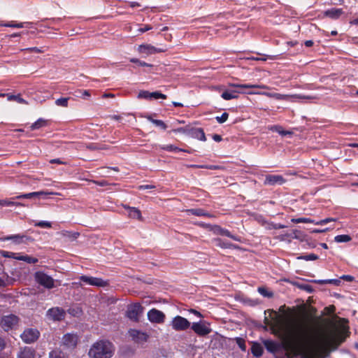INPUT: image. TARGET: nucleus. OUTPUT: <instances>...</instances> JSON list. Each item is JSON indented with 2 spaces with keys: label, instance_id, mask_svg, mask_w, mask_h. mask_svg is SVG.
<instances>
[{
  "label": "nucleus",
  "instance_id": "obj_1",
  "mask_svg": "<svg viewBox=\"0 0 358 358\" xmlns=\"http://www.w3.org/2000/svg\"><path fill=\"white\" fill-rule=\"evenodd\" d=\"M321 317L306 315L303 321L294 326H285L282 329V341L285 349L294 355H300L316 348L324 342L336 349L349 336L348 327L343 322L334 324L331 331L322 327Z\"/></svg>",
  "mask_w": 358,
  "mask_h": 358
},
{
  "label": "nucleus",
  "instance_id": "obj_2",
  "mask_svg": "<svg viewBox=\"0 0 358 358\" xmlns=\"http://www.w3.org/2000/svg\"><path fill=\"white\" fill-rule=\"evenodd\" d=\"M114 351L115 348L112 343L101 340L91 346L88 355L90 358H111Z\"/></svg>",
  "mask_w": 358,
  "mask_h": 358
},
{
  "label": "nucleus",
  "instance_id": "obj_3",
  "mask_svg": "<svg viewBox=\"0 0 358 358\" xmlns=\"http://www.w3.org/2000/svg\"><path fill=\"white\" fill-rule=\"evenodd\" d=\"M230 86L238 88L239 90H226L223 92L221 94V97L224 100H231L233 99L238 98V94L243 92L241 91L243 89H252V88H261V89H266L267 87L265 85H249V84H231Z\"/></svg>",
  "mask_w": 358,
  "mask_h": 358
},
{
  "label": "nucleus",
  "instance_id": "obj_4",
  "mask_svg": "<svg viewBox=\"0 0 358 358\" xmlns=\"http://www.w3.org/2000/svg\"><path fill=\"white\" fill-rule=\"evenodd\" d=\"M19 317L13 314L3 315L0 320V326L5 331L15 329L19 323Z\"/></svg>",
  "mask_w": 358,
  "mask_h": 358
},
{
  "label": "nucleus",
  "instance_id": "obj_5",
  "mask_svg": "<svg viewBox=\"0 0 358 358\" xmlns=\"http://www.w3.org/2000/svg\"><path fill=\"white\" fill-rule=\"evenodd\" d=\"M190 327L194 332L200 337H205L212 331L210 324L205 321L193 322Z\"/></svg>",
  "mask_w": 358,
  "mask_h": 358
},
{
  "label": "nucleus",
  "instance_id": "obj_6",
  "mask_svg": "<svg viewBox=\"0 0 358 358\" xmlns=\"http://www.w3.org/2000/svg\"><path fill=\"white\" fill-rule=\"evenodd\" d=\"M35 280L41 286L48 289L55 287L54 279L43 271H37L34 275Z\"/></svg>",
  "mask_w": 358,
  "mask_h": 358
},
{
  "label": "nucleus",
  "instance_id": "obj_7",
  "mask_svg": "<svg viewBox=\"0 0 358 358\" xmlns=\"http://www.w3.org/2000/svg\"><path fill=\"white\" fill-rule=\"evenodd\" d=\"M143 311V307L140 303H136L128 306L126 315L131 320L138 322Z\"/></svg>",
  "mask_w": 358,
  "mask_h": 358
},
{
  "label": "nucleus",
  "instance_id": "obj_8",
  "mask_svg": "<svg viewBox=\"0 0 358 358\" xmlns=\"http://www.w3.org/2000/svg\"><path fill=\"white\" fill-rule=\"evenodd\" d=\"M191 323L185 317L177 315L171 321L173 329L177 331H185L190 327Z\"/></svg>",
  "mask_w": 358,
  "mask_h": 358
},
{
  "label": "nucleus",
  "instance_id": "obj_9",
  "mask_svg": "<svg viewBox=\"0 0 358 358\" xmlns=\"http://www.w3.org/2000/svg\"><path fill=\"white\" fill-rule=\"evenodd\" d=\"M0 240L3 241H12L16 245H20L22 243H28L29 242L34 241V238L32 237L29 236L26 234L10 235L1 238Z\"/></svg>",
  "mask_w": 358,
  "mask_h": 358
},
{
  "label": "nucleus",
  "instance_id": "obj_10",
  "mask_svg": "<svg viewBox=\"0 0 358 358\" xmlns=\"http://www.w3.org/2000/svg\"><path fill=\"white\" fill-rule=\"evenodd\" d=\"M80 280L86 283L87 285H90L92 286H95L98 287H104L109 285L108 280H104L100 278L87 276V275H81L80 277Z\"/></svg>",
  "mask_w": 358,
  "mask_h": 358
},
{
  "label": "nucleus",
  "instance_id": "obj_11",
  "mask_svg": "<svg viewBox=\"0 0 358 358\" xmlns=\"http://www.w3.org/2000/svg\"><path fill=\"white\" fill-rule=\"evenodd\" d=\"M208 227H210V231L216 235L227 236L236 241L241 242V237L233 235L228 229L222 228L219 225L208 224Z\"/></svg>",
  "mask_w": 358,
  "mask_h": 358
},
{
  "label": "nucleus",
  "instance_id": "obj_12",
  "mask_svg": "<svg viewBox=\"0 0 358 358\" xmlns=\"http://www.w3.org/2000/svg\"><path fill=\"white\" fill-rule=\"evenodd\" d=\"M46 315L48 319L53 321H61L64 319L66 312L62 308L54 307L47 311Z\"/></svg>",
  "mask_w": 358,
  "mask_h": 358
},
{
  "label": "nucleus",
  "instance_id": "obj_13",
  "mask_svg": "<svg viewBox=\"0 0 358 358\" xmlns=\"http://www.w3.org/2000/svg\"><path fill=\"white\" fill-rule=\"evenodd\" d=\"M148 318L152 323L162 324L164 322L166 316L163 312L156 308H152L148 311Z\"/></svg>",
  "mask_w": 358,
  "mask_h": 358
},
{
  "label": "nucleus",
  "instance_id": "obj_14",
  "mask_svg": "<svg viewBox=\"0 0 358 358\" xmlns=\"http://www.w3.org/2000/svg\"><path fill=\"white\" fill-rule=\"evenodd\" d=\"M129 334L131 337L132 340L138 344H143L148 341L149 335L143 331L137 329H130Z\"/></svg>",
  "mask_w": 358,
  "mask_h": 358
},
{
  "label": "nucleus",
  "instance_id": "obj_15",
  "mask_svg": "<svg viewBox=\"0 0 358 358\" xmlns=\"http://www.w3.org/2000/svg\"><path fill=\"white\" fill-rule=\"evenodd\" d=\"M178 131L187 132V134L192 138H197L202 141H206V138L203 129L201 128H190L183 129L180 128L178 129Z\"/></svg>",
  "mask_w": 358,
  "mask_h": 358
},
{
  "label": "nucleus",
  "instance_id": "obj_16",
  "mask_svg": "<svg viewBox=\"0 0 358 358\" xmlns=\"http://www.w3.org/2000/svg\"><path fill=\"white\" fill-rule=\"evenodd\" d=\"M78 336L74 334H66L63 336L62 343L66 348L74 349L78 344Z\"/></svg>",
  "mask_w": 358,
  "mask_h": 358
},
{
  "label": "nucleus",
  "instance_id": "obj_17",
  "mask_svg": "<svg viewBox=\"0 0 358 358\" xmlns=\"http://www.w3.org/2000/svg\"><path fill=\"white\" fill-rule=\"evenodd\" d=\"M40 333L37 329H28L24 331L21 338L26 343H31L36 341L39 337Z\"/></svg>",
  "mask_w": 358,
  "mask_h": 358
},
{
  "label": "nucleus",
  "instance_id": "obj_18",
  "mask_svg": "<svg viewBox=\"0 0 358 358\" xmlns=\"http://www.w3.org/2000/svg\"><path fill=\"white\" fill-rule=\"evenodd\" d=\"M166 94H164L159 92H150L148 91H146V90H141L139 92L138 96H137V98L138 99H166Z\"/></svg>",
  "mask_w": 358,
  "mask_h": 358
},
{
  "label": "nucleus",
  "instance_id": "obj_19",
  "mask_svg": "<svg viewBox=\"0 0 358 358\" xmlns=\"http://www.w3.org/2000/svg\"><path fill=\"white\" fill-rule=\"evenodd\" d=\"M138 50L142 54L152 55L164 52L166 51V48H157L150 44H142L138 46Z\"/></svg>",
  "mask_w": 358,
  "mask_h": 358
},
{
  "label": "nucleus",
  "instance_id": "obj_20",
  "mask_svg": "<svg viewBox=\"0 0 358 358\" xmlns=\"http://www.w3.org/2000/svg\"><path fill=\"white\" fill-rule=\"evenodd\" d=\"M285 182L286 180L280 175H266L264 185L273 186L275 185H282Z\"/></svg>",
  "mask_w": 358,
  "mask_h": 358
},
{
  "label": "nucleus",
  "instance_id": "obj_21",
  "mask_svg": "<svg viewBox=\"0 0 358 358\" xmlns=\"http://www.w3.org/2000/svg\"><path fill=\"white\" fill-rule=\"evenodd\" d=\"M303 233L299 230H292L290 232H287L281 234L278 236V239L280 241H291L292 239L302 240Z\"/></svg>",
  "mask_w": 358,
  "mask_h": 358
},
{
  "label": "nucleus",
  "instance_id": "obj_22",
  "mask_svg": "<svg viewBox=\"0 0 358 358\" xmlns=\"http://www.w3.org/2000/svg\"><path fill=\"white\" fill-rule=\"evenodd\" d=\"M56 193L54 192H47L44 191H40V192H30L27 194H20L17 196H16V199H33L36 197H39L41 196H46L49 194H55Z\"/></svg>",
  "mask_w": 358,
  "mask_h": 358
},
{
  "label": "nucleus",
  "instance_id": "obj_23",
  "mask_svg": "<svg viewBox=\"0 0 358 358\" xmlns=\"http://www.w3.org/2000/svg\"><path fill=\"white\" fill-rule=\"evenodd\" d=\"M343 13V9L337 8H332L324 11V15L333 20L338 19Z\"/></svg>",
  "mask_w": 358,
  "mask_h": 358
},
{
  "label": "nucleus",
  "instance_id": "obj_24",
  "mask_svg": "<svg viewBox=\"0 0 358 358\" xmlns=\"http://www.w3.org/2000/svg\"><path fill=\"white\" fill-rule=\"evenodd\" d=\"M264 345L269 352L275 353L280 349V345L277 342L271 340H265L264 341Z\"/></svg>",
  "mask_w": 358,
  "mask_h": 358
},
{
  "label": "nucleus",
  "instance_id": "obj_25",
  "mask_svg": "<svg viewBox=\"0 0 358 358\" xmlns=\"http://www.w3.org/2000/svg\"><path fill=\"white\" fill-rule=\"evenodd\" d=\"M187 213L188 214H191L193 215H196L198 217H214L213 215L207 213L206 210L201 208H191L187 210Z\"/></svg>",
  "mask_w": 358,
  "mask_h": 358
},
{
  "label": "nucleus",
  "instance_id": "obj_26",
  "mask_svg": "<svg viewBox=\"0 0 358 358\" xmlns=\"http://www.w3.org/2000/svg\"><path fill=\"white\" fill-rule=\"evenodd\" d=\"M31 22H8L5 23L0 24L1 27H12V28H24V27H29V26L31 24Z\"/></svg>",
  "mask_w": 358,
  "mask_h": 358
},
{
  "label": "nucleus",
  "instance_id": "obj_27",
  "mask_svg": "<svg viewBox=\"0 0 358 358\" xmlns=\"http://www.w3.org/2000/svg\"><path fill=\"white\" fill-rule=\"evenodd\" d=\"M49 358H69V355L60 348H55L49 352Z\"/></svg>",
  "mask_w": 358,
  "mask_h": 358
},
{
  "label": "nucleus",
  "instance_id": "obj_28",
  "mask_svg": "<svg viewBox=\"0 0 358 358\" xmlns=\"http://www.w3.org/2000/svg\"><path fill=\"white\" fill-rule=\"evenodd\" d=\"M214 242L215 243L216 246H218L222 248H238V246L229 242L224 241L221 238H215Z\"/></svg>",
  "mask_w": 358,
  "mask_h": 358
},
{
  "label": "nucleus",
  "instance_id": "obj_29",
  "mask_svg": "<svg viewBox=\"0 0 358 358\" xmlns=\"http://www.w3.org/2000/svg\"><path fill=\"white\" fill-rule=\"evenodd\" d=\"M124 208L129 210L128 213L130 217L141 220V213L138 208L126 206H124Z\"/></svg>",
  "mask_w": 358,
  "mask_h": 358
},
{
  "label": "nucleus",
  "instance_id": "obj_30",
  "mask_svg": "<svg viewBox=\"0 0 358 358\" xmlns=\"http://www.w3.org/2000/svg\"><path fill=\"white\" fill-rule=\"evenodd\" d=\"M263 352H264L263 348L259 343H255L252 345L251 352L255 357H261L263 354Z\"/></svg>",
  "mask_w": 358,
  "mask_h": 358
},
{
  "label": "nucleus",
  "instance_id": "obj_31",
  "mask_svg": "<svg viewBox=\"0 0 358 358\" xmlns=\"http://www.w3.org/2000/svg\"><path fill=\"white\" fill-rule=\"evenodd\" d=\"M6 96H7V99L8 101H16L19 103L28 104V102L26 100H24V99H22L20 94L14 95V94H7Z\"/></svg>",
  "mask_w": 358,
  "mask_h": 358
},
{
  "label": "nucleus",
  "instance_id": "obj_32",
  "mask_svg": "<svg viewBox=\"0 0 358 358\" xmlns=\"http://www.w3.org/2000/svg\"><path fill=\"white\" fill-rule=\"evenodd\" d=\"M47 125V121L44 119L39 118L34 123H33L30 128L31 130L38 129L41 127H45Z\"/></svg>",
  "mask_w": 358,
  "mask_h": 358
},
{
  "label": "nucleus",
  "instance_id": "obj_33",
  "mask_svg": "<svg viewBox=\"0 0 358 358\" xmlns=\"http://www.w3.org/2000/svg\"><path fill=\"white\" fill-rule=\"evenodd\" d=\"M270 129L273 131L278 132L281 136H287V135H292V132L289 131H285L282 129L281 126L278 125H274L272 126Z\"/></svg>",
  "mask_w": 358,
  "mask_h": 358
},
{
  "label": "nucleus",
  "instance_id": "obj_34",
  "mask_svg": "<svg viewBox=\"0 0 358 358\" xmlns=\"http://www.w3.org/2000/svg\"><path fill=\"white\" fill-rule=\"evenodd\" d=\"M161 148L162 150H166V151H169V152H189V151L186 150H184V149H182V148H179L176 146H174L173 145H163L161 147Z\"/></svg>",
  "mask_w": 358,
  "mask_h": 358
},
{
  "label": "nucleus",
  "instance_id": "obj_35",
  "mask_svg": "<svg viewBox=\"0 0 358 358\" xmlns=\"http://www.w3.org/2000/svg\"><path fill=\"white\" fill-rule=\"evenodd\" d=\"M351 240V236L347 234L338 235L336 236L334 238V241L336 243H347L350 241Z\"/></svg>",
  "mask_w": 358,
  "mask_h": 358
},
{
  "label": "nucleus",
  "instance_id": "obj_36",
  "mask_svg": "<svg viewBox=\"0 0 358 358\" xmlns=\"http://www.w3.org/2000/svg\"><path fill=\"white\" fill-rule=\"evenodd\" d=\"M315 282L320 284V285L334 284L335 285H339L341 283V280L339 279L318 280H315Z\"/></svg>",
  "mask_w": 358,
  "mask_h": 358
},
{
  "label": "nucleus",
  "instance_id": "obj_37",
  "mask_svg": "<svg viewBox=\"0 0 358 358\" xmlns=\"http://www.w3.org/2000/svg\"><path fill=\"white\" fill-rule=\"evenodd\" d=\"M147 118L157 127L162 128L163 130H165L167 128L166 124L162 120H155L152 118L150 116H148Z\"/></svg>",
  "mask_w": 358,
  "mask_h": 358
},
{
  "label": "nucleus",
  "instance_id": "obj_38",
  "mask_svg": "<svg viewBox=\"0 0 358 358\" xmlns=\"http://www.w3.org/2000/svg\"><path fill=\"white\" fill-rule=\"evenodd\" d=\"M258 292L259 293L262 295L264 297L267 298H271L273 296V294L272 292L268 291L266 287H258Z\"/></svg>",
  "mask_w": 358,
  "mask_h": 358
},
{
  "label": "nucleus",
  "instance_id": "obj_39",
  "mask_svg": "<svg viewBox=\"0 0 358 358\" xmlns=\"http://www.w3.org/2000/svg\"><path fill=\"white\" fill-rule=\"evenodd\" d=\"M292 222L293 223H313L315 224V222L308 217H299V218H294L292 219Z\"/></svg>",
  "mask_w": 358,
  "mask_h": 358
},
{
  "label": "nucleus",
  "instance_id": "obj_40",
  "mask_svg": "<svg viewBox=\"0 0 358 358\" xmlns=\"http://www.w3.org/2000/svg\"><path fill=\"white\" fill-rule=\"evenodd\" d=\"M69 99H70L69 97H62V98L57 99L55 101V104L57 106L67 107L68 101H69Z\"/></svg>",
  "mask_w": 358,
  "mask_h": 358
},
{
  "label": "nucleus",
  "instance_id": "obj_41",
  "mask_svg": "<svg viewBox=\"0 0 358 358\" xmlns=\"http://www.w3.org/2000/svg\"><path fill=\"white\" fill-rule=\"evenodd\" d=\"M0 206H22L20 203H17L13 201L2 199L0 200Z\"/></svg>",
  "mask_w": 358,
  "mask_h": 358
},
{
  "label": "nucleus",
  "instance_id": "obj_42",
  "mask_svg": "<svg viewBox=\"0 0 358 358\" xmlns=\"http://www.w3.org/2000/svg\"><path fill=\"white\" fill-rule=\"evenodd\" d=\"M298 259H303L306 261H313L318 259V256L312 253L307 255H301L297 257Z\"/></svg>",
  "mask_w": 358,
  "mask_h": 358
},
{
  "label": "nucleus",
  "instance_id": "obj_43",
  "mask_svg": "<svg viewBox=\"0 0 358 358\" xmlns=\"http://www.w3.org/2000/svg\"><path fill=\"white\" fill-rule=\"evenodd\" d=\"M234 340L236 341V344L238 345V347L240 348V349L242 351L246 350L245 342L243 338H240V337H236L234 338Z\"/></svg>",
  "mask_w": 358,
  "mask_h": 358
},
{
  "label": "nucleus",
  "instance_id": "obj_44",
  "mask_svg": "<svg viewBox=\"0 0 358 358\" xmlns=\"http://www.w3.org/2000/svg\"><path fill=\"white\" fill-rule=\"evenodd\" d=\"M130 62H132V63L137 64L140 66H148V67L152 66V64L146 63V62H145L143 61H141L138 59H136V58H131L130 59Z\"/></svg>",
  "mask_w": 358,
  "mask_h": 358
},
{
  "label": "nucleus",
  "instance_id": "obj_45",
  "mask_svg": "<svg viewBox=\"0 0 358 358\" xmlns=\"http://www.w3.org/2000/svg\"><path fill=\"white\" fill-rule=\"evenodd\" d=\"M34 226L42 228H50L52 227L51 222L48 221H40L34 224Z\"/></svg>",
  "mask_w": 358,
  "mask_h": 358
},
{
  "label": "nucleus",
  "instance_id": "obj_46",
  "mask_svg": "<svg viewBox=\"0 0 358 358\" xmlns=\"http://www.w3.org/2000/svg\"><path fill=\"white\" fill-rule=\"evenodd\" d=\"M228 117H229V114L225 112V113H223L221 116L216 117L215 119L220 124H222L227 120Z\"/></svg>",
  "mask_w": 358,
  "mask_h": 358
},
{
  "label": "nucleus",
  "instance_id": "obj_47",
  "mask_svg": "<svg viewBox=\"0 0 358 358\" xmlns=\"http://www.w3.org/2000/svg\"><path fill=\"white\" fill-rule=\"evenodd\" d=\"M335 221H336V218L329 217V218H326V219L315 222V224L316 225H324L330 222H335Z\"/></svg>",
  "mask_w": 358,
  "mask_h": 358
},
{
  "label": "nucleus",
  "instance_id": "obj_48",
  "mask_svg": "<svg viewBox=\"0 0 358 358\" xmlns=\"http://www.w3.org/2000/svg\"><path fill=\"white\" fill-rule=\"evenodd\" d=\"M21 51H27V52H35V53H42V52H44L43 50L40 49V48H36V47L28 48H25V49H21Z\"/></svg>",
  "mask_w": 358,
  "mask_h": 358
},
{
  "label": "nucleus",
  "instance_id": "obj_49",
  "mask_svg": "<svg viewBox=\"0 0 358 358\" xmlns=\"http://www.w3.org/2000/svg\"><path fill=\"white\" fill-rule=\"evenodd\" d=\"M1 255L2 257H6V258L13 259V257H15V252H9V251H6V250H2L1 252Z\"/></svg>",
  "mask_w": 358,
  "mask_h": 358
},
{
  "label": "nucleus",
  "instance_id": "obj_50",
  "mask_svg": "<svg viewBox=\"0 0 358 358\" xmlns=\"http://www.w3.org/2000/svg\"><path fill=\"white\" fill-rule=\"evenodd\" d=\"M24 262L28 264H36L38 262V259L36 257L25 255Z\"/></svg>",
  "mask_w": 358,
  "mask_h": 358
},
{
  "label": "nucleus",
  "instance_id": "obj_51",
  "mask_svg": "<svg viewBox=\"0 0 358 358\" xmlns=\"http://www.w3.org/2000/svg\"><path fill=\"white\" fill-rule=\"evenodd\" d=\"M336 310V308L334 306H329L326 308H324V313L327 315H331L333 314Z\"/></svg>",
  "mask_w": 358,
  "mask_h": 358
},
{
  "label": "nucleus",
  "instance_id": "obj_52",
  "mask_svg": "<svg viewBox=\"0 0 358 358\" xmlns=\"http://www.w3.org/2000/svg\"><path fill=\"white\" fill-rule=\"evenodd\" d=\"M68 312L73 316H78L81 313V310L79 308H69Z\"/></svg>",
  "mask_w": 358,
  "mask_h": 358
},
{
  "label": "nucleus",
  "instance_id": "obj_53",
  "mask_svg": "<svg viewBox=\"0 0 358 358\" xmlns=\"http://www.w3.org/2000/svg\"><path fill=\"white\" fill-rule=\"evenodd\" d=\"M267 96L270 97L275 98L276 99H282L284 97V95L278 94V93H268L266 94Z\"/></svg>",
  "mask_w": 358,
  "mask_h": 358
},
{
  "label": "nucleus",
  "instance_id": "obj_54",
  "mask_svg": "<svg viewBox=\"0 0 358 358\" xmlns=\"http://www.w3.org/2000/svg\"><path fill=\"white\" fill-rule=\"evenodd\" d=\"M285 227V226L283 224L272 223V224H271L269 229H283Z\"/></svg>",
  "mask_w": 358,
  "mask_h": 358
},
{
  "label": "nucleus",
  "instance_id": "obj_55",
  "mask_svg": "<svg viewBox=\"0 0 358 358\" xmlns=\"http://www.w3.org/2000/svg\"><path fill=\"white\" fill-rule=\"evenodd\" d=\"M19 358H33V356L29 352L24 351L19 355Z\"/></svg>",
  "mask_w": 358,
  "mask_h": 358
},
{
  "label": "nucleus",
  "instance_id": "obj_56",
  "mask_svg": "<svg viewBox=\"0 0 358 358\" xmlns=\"http://www.w3.org/2000/svg\"><path fill=\"white\" fill-rule=\"evenodd\" d=\"M267 58L274 59L275 58V56H266V57H253L252 59L256 61H266Z\"/></svg>",
  "mask_w": 358,
  "mask_h": 358
},
{
  "label": "nucleus",
  "instance_id": "obj_57",
  "mask_svg": "<svg viewBox=\"0 0 358 358\" xmlns=\"http://www.w3.org/2000/svg\"><path fill=\"white\" fill-rule=\"evenodd\" d=\"M152 29V27L150 26V25H148V24H145L143 26V27H141L138 29V31L141 32V33H144L147 31H149Z\"/></svg>",
  "mask_w": 358,
  "mask_h": 358
},
{
  "label": "nucleus",
  "instance_id": "obj_58",
  "mask_svg": "<svg viewBox=\"0 0 358 358\" xmlns=\"http://www.w3.org/2000/svg\"><path fill=\"white\" fill-rule=\"evenodd\" d=\"M94 183H95L96 185L101 186V187H104V186H106L107 185H108V182L104 180H99V181H94Z\"/></svg>",
  "mask_w": 358,
  "mask_h": 358
},
{
  "label": "nucleus",
  "instance_id": "obj_59",
  "mask_svg": "<svg viewBox=\"0 0 358 358\" xmlns=\"http://www.w3.org/2000/svg\"><path fill=\"white\" fill-rule=\"evenodd\" d=\"M189 313H193L194 315H196V316H198V317H199L201 318L203 317V315L200 312L197 311L195 309L191 308V309L189 310Z\"/></svg>",
  "mask_w": 358,
  "mask_h": 358
},
{
  "label": "nucleus",
  "instance_id": "obj_60",
  "mask_svg": "<svg viewBox=\"0 0 358 358\" xmlns=\"http://www.w3.org/2000/svg\"><path fill=\"white\" fill-rule=\"evenodd\" d=\"M341 279L345 280L348 282H352L354 280V277L350 275H343L341 278Z\"/></svg>",
  "mask_w": 358,
  "mask_h": 358
},
{
  "label": "nucleus",
  "instance_id": "obj_61",
  "mask_svg": "<svg viewBox=\"0 0 358 358\" xmlns=\"http://www.w3.org/2000/svg\"><path fill=\"white\" fill-rule=\"evenodd\" d=\"M155 186L154 185H144L139 186V189H155Z\"/></svg>",
  "mask_w": 358,
  "mask_h": 358
},
{
  "label": "nucleus",
  "instance_id": "obj_62",
  "mask_svg": "<svg viewBox=\"0 0 358 358\" xmlns=\"http://www.w3.org/2000/svg\"><path fill=\"white\" fill-rule=\"evenodd\" d=\"M50 162L51 164H66V162L61 161L59 159H51Z\"/></svg>",
  "mask_w": 358,
  "mask_h": 358
},
{
  "label": "nucleus",
  "instance_id": "obj_63",
  "mask_svg": "<svg viewBox=\"0 0 358 358\" xmlns=\"http://www.w3.org/2000/svg\"><path fill=\"white\" fill-rule=\"evenodd\" d=\"M25 255H22L20 253H15V257H13V259L20 260V261H24V260Z\"/></svg>",
  "mask_w": 358,
  "mask_h": 358
},
{
  "label": "nucleus",
  "instance_id": "obj_64",
  "mask_svg": "<svg viewBox=\"0 0 358 358\" xmlns=\"http://www.w3.org/2000/svg\"><path fill=\"white\" fill-rule=\"evenodd\" d=\"M213 139L216 142H220L222 141V136L218 134H214L213 136Z\"/></svg>",
  "mask_w": 358,
  "mask_h": 358
}]
</instances>
